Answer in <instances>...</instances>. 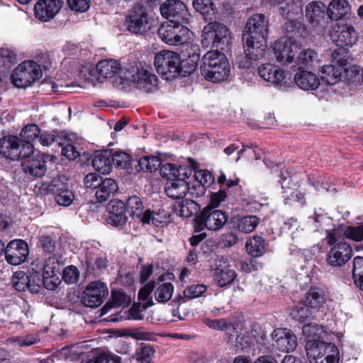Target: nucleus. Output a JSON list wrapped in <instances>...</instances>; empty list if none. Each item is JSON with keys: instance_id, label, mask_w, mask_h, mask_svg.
Listing matches in <instances>:
<instances>
[{"instance_id": "1", "label": "nucleus", "mask_w": 363, "mask_h": 363, "mask_svg": "<svg viewBox=\"0 0 363 363\" xmlns=\"http://www.w3.org/2000/svg\"><path fill=\"white\" fill-rule=\"evenodd\" d=\"M96 71L99 77L104 79L118 75L121 79L133 82L137 88L147 93L152 92L157 89L156 75L137 62L128 63L122 67L118 60H104L97 63Z\"/></svg>"}, {"instance_id": "2", "label": "nucleus", "mask_w": 363, "mask_h": 363, "mask_svg": "<svg viewBox=\"0 0 363 363\" xmlns=\"http://www.w3.org/2000/svg\"><path fill=\"white\" fill-rule=\"evenodd\" d=\"M155 66L157 72L168 80L177 75L190 74L196 69L197 64L192 60L182 62L177 52L162 50L155 55Z\"/></svg>"}, {"instance_id": "3", "label": "nucleus", "mask_w": 363, "mask_h": 363, "mask_svg": "<svg viewBox=\"0 0 363 363\" xmlns=\"http://www.w3.org/2000/svg\"><path fill=\"white\" fill-rule=\"evenodd\" d=\"M200 69L201 75L206 80L218 83L228 77L230 64L223 52L210 50L203 56Z\"/></svg>"}, {"instance_id": "4", "label": "nucleus", "mask_w": 363, "mask_h": 363, "mask_svg": "<svg viewBox=\"0 0 363 363\" xmlns=\"http://www.w3.org/2000/svg\"><path fill=\"white\" fill-rule=\"evenodd\" d=\"M201 43L203 46L224 50L230 43L231 37L228 28L218 22H210L202 30Z\"/></svg>"}, {"instance_id": "5", "label": "nucleus", "mask_w": 363, "mask_h": 363, "mask_svg": "<svg viewBox=\"0 0 363 363\" xmlns=\"http://www.w3.org/2000/svg\"><path fill=\"white\" fill-rule=\"evenodd\" d=\"M34 147L29 143L20 144V140L15 135H6L0 139V153L8 160L13 161L24 159L33 153Z\"/></svg>"}, {"instance_id": "6", "label": "nucleus", "mask_w": 363, "mask_h": 363, "mask_svg": "<svg viewBox=\"0 0 363 363\" xmlns=\"http://www.w3.org/2000/svg\"><path fill=\"white\" fill-rule=\"evenodd\" d=\"M150 23L147 8L141 4H136L129 9L125 21L127 30L134 34L147 33L150 28Z\"/></svg>"}, {"instance_id": "7", "label": "nucleus", "mask_w": 363, "mask_h": 363, "mask_svg": "<svg viewBox=\"0 0 363 363\" xmlns=\"http://www.w3.org/2000/svg\"><path fill=\"white\" fill-rule=\"evenodd\" d=\"M41 76L42 70L39 65L33 61H25L13 70L11 80L16 87L26 88Z\"/></svg>"}, {"instance_id": "8", "label": "nucleus", "mask_w": 363, "mask_h": 363, "mask_svg": "<svg viewBox=\"0 0 363 363\" xmlns=\"http://www.w3.org/2000/svg\"><path fill=\"white\" fill-rule=\"evenodd\" d=\"M228 216L225 212L206 207L194 219V228L201 232L206 228L208 230H220L227 222Z\"/></svg>"}, {"instance_id": "9", "label": "nucleus", "mask_w": 363, "mask_h": 363, "mask_svg": "<svg viewBox=\"0 0 363 363\" xmlns=\"http://www.w3.org/2000/svg\"><path fill=\"white\" fill-rule=\"evenodd\" d=\"M182 23H162L158 28V35L161 40L169 45H179L187 43L190 39V30Z\"/></svg>"}, {"instance_id": "10", "label": "nucleus", "mask_w": 363, "mask_h": 363, "mask_svg": "<svg viewBox=\"0 0 363 363\" xmlns=\"http://www.w3.org/2000/svg\"><path fill=\"white\" fill-rule=\"evenodd\" d=\"M301 50V45L293 37H282L276 40L273 52L277 62L287 65L295 62L296 57Z\"/></svg>"}, {"instance_id": "11", "label": "nucleus", "mask_w": 363, "mask_h": 363, "mask_svg": "<svg viewBox=\"0 0 363 363\" xmlns=\"http://www.w3.org/2000/svg\"><path fill=\"white\" fill-rule=\"evenodd\" d=\"M330 37L337 46L352 47L358 40V33L354 26L348 23H337L333 26L330 31Z\"/></svg>"}, {"instance_id": "12", "label": "nucleus", "mask_w": 363, "mask_h": 363, "mask_svg": "<svg viewBox=\"0 0 363 363\" xmlns=\"http://www.w3.org/2000/svg\"><path fill=\"white\" fill-rule=\"evenodd\" d=\"M161 15L169 22L188 23L190 13L186 6L180 0H167L160 8Z\"/></svg>"}, {"instance_id": "13", "label": "nucleus", "mask_w": 363, "mask_h": 363, "mask_svg": "<svg viewBox=\"0 0 363 363\" xmlns=\"http://www.w3.org/2000/svg\"><path fill=\"white\" fill-rule=\"evenodd\" d=\"M269 31V18L262 13H255L247 20L243 37L267 39Z\"/></svg>"}, {"instance_id": "14", "label": "nucleus", "mask_w": 363, "mask_h": 363, "mask_svg": "<svg viewBox=\"0 0 363 363\" xmlns=\"http://www.w3.org/2000/svg\"><path fill=\"white\" fill-rule=\"evenodd\" d=\"M108 294V288L104 282L93 281L86 286L82 301L87 307H98L104 302Z\"/></svg>"}, {"instance_id": "15", "label": "nucleus", "mask_w": 363, "mask_h": 363, "mask_svg": "<svg viewBox=\"0 0 363 363\" xmlns=\"http://www.w3.org/2000/svg\"><path fill=\"white\" fill-rule=\"evenodd\" d=\"M213 270L214 281L220 287L231 284L237 277V274L232 268L228 259L223 257L216 259Z\"/></svg>"}, {"instance_id": "16", "label": "nucleus", "mask_w": 363, "mask_h": 363, "mask_svg": "<svg viewBox=\"0 0 363 363\" xmlns=\"http://www.w3.org/2000/svg\"><path fill=\"white\" fill-rule=\"evenodd\" d=\"M352 254V248L347 242H340L330 247L326 262L331 267H341L348 262Z\"/></svg>"}, {"instance_id": "17", "label": "nucleus", "mask_w": 363, "mask_h": 363, "mask_svg": "<svg viewBox=\"0 0 363 363\" xmlns=\"http://www.w3.org/2000/svg\"><path fill=\"white\" fill-rule=\"evenodd\" d=\"M29 254L28 246L23 240H13L6 247L5 259L12 265L23 263Z\"/></svg>"}, {"instance_id": "18", "label": "nucleus", "mask_w": 363, "mask_h": 363, "mask_svg": "<svg viewBox=\"0 0 363 363\" xmlns=\"http://www.w3.org/2000/svg\"><path fill=\"white\" fill-rule=\"evenodd\" d=\"M63 4L62 0H38L34 6L35 17L48 22L60 11Z\"/></svg>"}, {"instance_id": "19", "label": "nucleus", "mask_w": 363, "mask_h": 363, "mask_svg": "<svg viewBox=\"0 0 363 363\" xmlns=\"http://www.w3.org/2000/svg\"><path fill=\"white\" fill-rule=\"evenodd\" d=\"M273 345L279 351L289 352L294 351L297 346L296 335L286 328H277L272 334Z\"/></svg>"}, {"instance_id": "20", "label": "nucleus", "mask_w": 363, "mask_h": 363, "mask_svg": "<svg viewBox=\"0 0 363 363\" xmlns=\"http://www.w3.org/2000/svg\"><path fill=\"white\" fill-rule=\"evenodd\" d=\"M303 302L311 308H325L327 310H333L335 303L331 296L325 294L320 290H311L305 296Z\"/></svg>"}, {"instance_id": "21", "label": "nucleus", "mask_w": 363, "mask_h": 363, "mask_svg": "<svg viewBox=\"0 0 363 363\" xmlns=\"http://www.w3.org/2000/svg\"><path fill=\"white\" fill-rule=\"evenodd\" d=\"M243 48L246 57L253 61L259 60L265 56L267 39H257L243 37Z\"/></svg>"}, {"instance_id": "22", "label": "nucleus", "mask_w": 363, "mask_h": 363, "mask_svg": "<svg viewBox=\"0 0 363 363\" xmlns=\"http://www.w3.org/2000/svg\"><path fill=\"white\" fill-rule=\"evenodd\" d=\"M306 352V356L310 363H314L315 361L323 358L327 354V351L336 352V347L331 343H328L325 340L318 342H308L304 345Z\"/></svg>"}, {"instance_id": "23", "label": "nucleus", "mask_w": 363, "mask_h": 363, "mask_svg": "<svg viewBox=\"0 0 363 363\" xmlns=\"http://www.w3.org/2000/svg\"><path fill=\"white\" fill-rule=\"evenodd\" d=\"M125 208L123 202L118 200L111 201L107 206L109 213L106 219L107 223L116 227L123 226L127 221Z\"/></svg>"}, {"instance_id": "24", "label": "nucleus", "mask_w": 363, "mask_h": 363, "mask_svg": "<svg viewBox=\"0 0 363 363\" xmlns=\"http://www.w3.org/2000/svg\"><path fill=\"white\" fill-rule=\"evenodd\" d=\"M186 179L179 177L177 179L167 181L165 185L167 196L172 199H183L189 191V184L185 181Z\"/></svg>"}, {"instance_id": "25", "label": "nucleus", "mask_w": 363, "mask_h": 363, "mask_svg": "<svg viewBox=\"0 0 363 363\" xmlns=\"http://www.w3.org/2000/svg\"><path fill=\"white\" fill-rule=\"evenodd\" d=\"M295 84L303 90H315L320 86V79L315 74L299 69L294 75Z\"/></svg>"}, {"instance_id": "26", "label": "nucleus", "mask_w": 363, "mask_h": 363, "mask_svg": "<svg viewBox=\"0 0 363 363\" xmlns=\"http://www.w3.org/2000/svg\"><path fill=\"white\" fill-rule=\"evenodd\" d=\"M279 13L286 19L301 18L303 2L301 0H284L279 4Z\"/></svg>"}, {"instance_id": "27", "label": "nucleus", "mask_w": 363, "mask_h": 363, "mask_svg": "<svg viewBox=\"0 0 363 363\" xmlns=\"http://www.w3.org/2000/svg\"><path fill=\"white\" fill-rule=\"evenodd\" d=\"M258 74L264 80L273 84L279 83L285 78L284 70L270 63L262 65Z\"/></svg>"}, {"instance_id": "28", "label": "nucleus", "mask_w": 363, "mask_h": 363, "mask_svg": "<svg viewBox=\"0 0 363 363\" xmlns=\"http://www.w3.org/2000/svg\"><path fill=\"white\" fill-rule=\"evenodd\" d=\"M320 79L328 85H335L342 80V67L333 65L323 66L320 69Z\"/></svg>"}, {"instance_id": "29", "label": "nucleus", "mask_w": 363, "mask_h": 363, "mask_svg": "<svg viewBox=\"0 0 363 363\" xmlns=\"http://www.w3.org/2000/svg\"><path fill=\"white\" fill-rule=\"evenodd\" d=\"M95 170L101 174H108L112 169L111 151L105 150L96 152L92 160Z\"/></svg>"}, {"instance_id": "30", "label": "nucleus", "mask_w": 363, "mask_h": 363, "mask_svg": "<svg viewBox=\"0 0 363 363\" xmlns=\"http://www.w3.org/2000/svg\"><path fill=\"white\" fill-rule=\"evenodd\" d=\"M160 174L162 177L167 178L168 181L174 179L179 177L189 178L191 174V170L186 167H177L175 164L166 163L160 166Z\"/></svg>"}, {"instance_id": "31", "label": "nucleus", "mask_w": 363, "mask_h": 363, "mask_svg": "<svg viewBox=\"0 0 363 363\" xmlns=\"http://www.w3.org/2000/svg\"><path fill=\"white\" fill-rule=\"evenodd\" d=\"M302 340L304 345L308 342L324 340L325 331L323 328L315 323L306 324L302 328Z\"/></svg>"}, {"instance_id": "32", "label": "nucleus", "mask_w": 363, "mask_h": 363, "mask_svg": "<svg viewBox=\"0 0 363 363\" xmlns=\"http://www.w3.org/2000/svg\"><path fill=\"white\" fill-rule=\"evenodd\" d=\"M350 11V5L347 0H333L328 7V15L333 21H338Z\"/></svg>"}, {"instance_id": "33", "label": "nucleus", "mask_w": 363, "mask_h": 363, "mask_svg": "<svg viewBox=\"0 0 363 363\" xmlns=\"http://www.w3.org/2000/svg\"><path fill=\"white\" fill-rule=\"evenodd\" d=\"M118 189L116 182L111 178L101 180L95 193L97 200L100 202L106 201L110 196H113Z\"/></svg>"}, {"instance_id": "34", "label": "nucleus", "mask_w": 363, "mask_h": 363, "mask_svg": "<svg viewBox=\"0 0 363 363\" xmlns=\"http://www.w3.org/2000/svg\"><path fill=\"white\" fill-rule=\"evenodd\" d=\"M22 167L26 173L35 177H42L46 172L44 157H35L32 160H27L22 164Z\"/></svg>"}, {"instance_id": "35", "label": "nucleus", "mask_w": 363, "mask_h": 363, "mask_svg": "<svg viewBox=\"0 0 363 363\" xmlns=\"http://www.w3.org/2000/svg\"><path fill=\"white\" fill-rule=\"evenodd\" d=\"M245 248L251 257H260L265 252L264 240L261 236L255 235L246 241Z\"/></svg>"}, {"instance_id": "36", "label": "nucleus", "mask_w": 363, "mask_h": 363, "mask_svg": "<svg viewBox=\"0 0 363 363\" xmlns=\"http://www.w3.org/2000/svg\"><path fill=\"white\" fill-rule=\"evenodd\" d=\"M170 221V216L164 210H160L157 213H152L150 210L145 211L142 217L143 223L152 222L155 225H167Z\"/></svg>"}, {"instance_id": "37", "label": "nucleus", "mask_w": 363, "mask_h": 363, "mask_svg": "<svg viewBox=\"0 0 363 363\" xmlns=\"http://www.w3.org/2000/svg\"><path fill=\"white\" fill-rule=\"evenodd\" d=\"M193 6L206 19L212 20L215 17L216 9L212 0H194Z\"/></svg>"}, {"instance_id": "38", "label": "nucleus", "mask_w": 363, "mask_h": 363, "mask_svg": "<svg viewBox=\"0 0 363 363\" xmlns=\"http://www.w3.org/2000/svg\"><path fill=\"white\" fill-rule=\"evenodd\" d=\"M125 207V211L131 217L138 218L142 221V217L145 213L143 211L144 206L140 198L137 196L129 197Z\"/></svg>"}, {"instance_id": "39", "label": "nucleus", "mask_w": 363, "mask_h": 363, "mask_svg": "<svg viewBox=\"0 0 363 363\" xmlns=\"http://www.w3.org/2000/svg\"><path fill=\"white\" fill-rule=\"evenodd\" d=\"M197 210V203L191 199L182 200L174 206V213L182 218L191 217Z\"/></svg>"}, {"instance_id": "40", "label": "nucleus", "mask_w": 363, "mask_h": 363, "mask_svg": "<svg viewBox=\"0 0 363 363\" xmlns=\"http://www.w3.org/2000/svg\"><path fill=\"white\" fill-rule=\"evenodd\" d=\"M322 14V4L320 2L312 1L306 7V17L314 26L318 25Z\"/></svg>"}, {"instance_id": "41", "label": "nucleus", "mask_w": 363, "mask_h": 363, "mask_svg": "<svg viewBox=\"0 0 363 363\" xmlns=\"http://www.w3.org/2000/svg\"><path fill=\"white\" fill-rule=\"evenodd\" d=\"M259 223V218L256 216H244L237 221V228L244 233H250L255 230Z\"/></svg>"}, {"instance_id": "42", "label": "nucleus", "mask_w": 363, "mask_h": 363, "mask_svg": "<svg viewBox=\"0 0 363 363\" xmlns=\"http://www.w3.org/2000/svg\"><path fill=\"white\" fill-rule=\"evenodd\" d=\"M60 272L57 274H50L49 275L42 274V277H38L35 285L43 286L49 290H55L61 283L60 279Z\"/></svg>"}, {"instance_id": "43", "label": "nucleus", "mask_w": 363, "mask_h": 363, "mask_svg": "<svg viewBox=\"0 0 363 363\" xmlns=\"http://www.w3.org/2000/svg\"><path fill=\"white\" fill-rule=\"evenodd\" d=\"M316 60L317 54L314 50L311 49L301 50V49L296 57L294 62L301 67H310L313 65Z\"/></svg>"}, {"instance_id": "44", "label": "nucleus", "mask_w": 363, "mask_h": 363, "mask_svg": "<svg viewBox=\"0 0 363 363\" xmlns=\"http://www.w3.org/2000/svg\"><path fill=\"white\" fill-rule=\"evenodd\" d=\"M203 323L211 329L220 330V331H228L231 328L235 329L232 321L227 318H218V319H211L209 318H205L203 320Z\"/></svg>"}, {"instance_id": "45", "label": "nucleus", "mask_w": 363, "mask_h": 363, "mask_svg": "<svg viewBox=\"0 0 363 363\" xmlns=\"http://www.w3.org/2000/svg\"><path fill=\"white\" fill-rule=\"evenodd\" d=\"M31 279L23 271H18L13 274L11 281L16 290L25 291L31 286Z\"/></svg>"}, {"instance_id": "46", "label": "nucleus", "mask_w": 363, "mask_h": 363, "mask_svg": "<svg viewBox=\"0 0 363 363\" xmlns=\"http://www.w3.org/2000/svg\"><path fill=\"white\" fill-rule=\"evenodd\" d=\"M352 277L357 287L363 291V257H356L353 260Z\"/></svg>"}, {"instance_id": "47", "label": "nucleus", "mask_w": 363, "mask_h": 363, "mask_svg": "<svg viewBox=\"0 0 363 363\" xmlns=\"http://www.w3.org/2000/svg\"><path fill=\"white\" fill-rule=\"evenodd\" d=\"M174 286L171 283L160 284L155 291V298L159 303H166L172 296Z\"/></svg>"}, {"instance_id": "48", "label": "nucleus", "mask_w": 363, "mask_h": 363, "mask_svg": "<svg viewBox=\"0 0 363 363\" xmlns=\"http://www.w3.org/2000/svg\"><path fill=\"white\" fill-rule=\"evenodd\" d=\"M40 134V130L35 124H29L25 126L21 132V138L23 140V143H29L33 145L34 141Z\"/></svg>"}, {"instance_id": "49", "label": "nucleus", "mask_w": 363, "mask_h": 363, "mask_svg": "<svg viewBox=\"0 0 363 363\" xmlns=\"http://www.w3.org/2000/svg\"><path fill=\"white\" fill-rule=\"evenodd\" d=\"M127 335L136 340L155 341L157 335L152 331L143 328H135L129 330Z\"/></svg>"}, {"instance_id": "50", "label": "nucleus", "mask_w": 363, "mask_h": 363, "mask_svg": "<svg viewBox=\"0 0 363 363\" xmlns=\"http://www.w3.org/2000/svg\"><path fill=\"white\" fill-rule=\"evenodd\" d=\"M344 235L349 240L355 242L363 240V223L356 225L347 226L344 230Z\"/></svg>"}, {"instance_id": "51", "label": "nucleus", "mask_w": 363, "mask_h": 363, "mask_svg": "<svg viewBox=\"0 0 363 363\" xmlns=\"http://www.w3.org/2000/svg\"><path fill=\"white\" fill-rule=\"evenodd\" d=\"M139 165L142 169L152 172L161 166V161L157 157L146 156L139 160Z\"/></svg>"}, {"instance_id": "52", "label": "nucleus", "mask_w": 363, "mask_h": 363, "mask_svg": "<svg viewBox=\"0 0 363 363\" xmlns=\"http://www.w3.org/2000/svg\"><path fill=\"white\" fill-rule=\"evenodd\" d=\"M300 18L287 19L288 22L285 24V29L288 34H292L291 37L301 36L304 33V27Z\"/></svg>"}, {"instance_id": "53", "label": "nucleus", "mask_w": 363, "mask_h": 363, "mask_svg": "<svg viewBox=\"0 0 363 363\" xmlns=\"http://www.w3.org/2000/svg\"><path fill=\"white\" fill-rule=\"evenodd\" d=\"M43 273L49 275L50 274H57L60 272V264L58 258L55 255L49 256L43 263Z\"/></svg>"}, {"instance_id": "54", "label": "nucleus", "mask_w": 363, "mask_h": 363, "mask_svg": "<svg viewBox=\"0 0 363 363\" xmlns=\"http://www.w3.org/2000/svg\"><path fill=\"white\" fill-rule=\"evenodd\" d=\"M194 177L199 184V189L201 194H203L204 191L203 186L206 184H210L213 182V176L207 170L200 169L196 171L194 173Z\"/></svg>"}, {"instance_id": "55", "label": "nucleus", "mask_w": 363, "mask_h": 363, "mask_svg": "<svg viewBox=\"0 0 363 363\" xmlns=\"http://www.w3.org/2000/svg\"><path fill=\"white\" fill-rule=\"evenodd\" d=\"M207 289V286L204 284H194L186 287L183 294L188 298H195L201 296Z\"/></svg>"}, {"instance_id": "56", "label": "nucleus", "mask_w": 363, "mask_h": 363, "mask_svg": "<svg viewBox=\"0 0 363 363\" xmlns=\"http://www.w3.org/2000/svg\"><path fill=\"white\" fill-rule=\"evenodd\" d=\"M74 198V196L72 191L60 189L55 196V200L59 205L68 206L72 203Z\"/></svg>"}, {"instance_id": "57", "label": "nucleus", "mask_w": 363, "mask_h": 363, "mask_svg": "<svg viewBox=\"0 0 363 363\" xmlns=\"http://www.w3.org/2000/svg\"><path fill=\"white\" fill-rule=\"evenodd\" d=\"M38 246L41 247L44 251L51 253L55 249L56 242L52 236L48 235H41L39 238Z\"/></svg>"}, {"instance_id": "58", "label": "nucleus", "mask_w": 363, "mask_h": 363, "mask_svg": "<svg viewBox=\"0 0 363 363\" xmlns=\"http://www.w3.org/2000/svg\"><path fill=\"white\" fill-rule=\"evenodd\" d=\"M111 161L112 164L125 168L129 164L130 156L123 152H116L113 154L111 152Z\"/></svg>"}, {"instance_id": "59", "label": "nucleus", "mask_w": 363, "mask_h": 363, "mask_svg": "<svg viewBox=\"0 0 363 363\" xmlns=\"http://www.w3.org/2000/svg\"><path fill=\"white\" fill-rule=\"evenodd\" d=\"M69 8L77 12H85L90 7V0H67Z\"/></svg>"}, {"instance_id": "60", "label": "nucleus", "mask_w": 363, "mask_h": 363, "mask_svg": "<svg viewBox=\"0 0 363 363\" xmlns=\"http://www.w3.org/2000/svg\"><path fill=\"white\" fill-rule=\"evenodd\" d=\"M79 277V272L76 267L71 265L63 271L62 278L65 282L69 284L75 283Z\"/></svg>"}, {"instance_id": "61", "label": "nucleus", "mask_w": 363, "mask_h": 363, "mask_svg": "<svg viewBox=\"0 0 363 363\" xmlns=\"http://www.w3.org/2000/svg\"><path fill=\"white\" fill-rule=\"evenodd\" d=\"M155 352V350L152 347L146 345L142 348L140 352L138 354V359L141 363H152V358Z\"/></svg>"}, {"instance_id": "62", "label": "nucleus", "mask_w": 363, "mask_h": 363, "mask_svg": "<svg viewBox=\"0 0 363 363\" xmlns=\"http://www.w3.org/2000/svg\"><path fill=\"white\" fill-rule=\"evenodd\" d=\"M130 301V298H128L123 291L119 290H113L112 291L111 303L114 306V307H120Z\"/></svg>"}, {"instance_id": "63", "label": "nucleus", "mask_w": 363, "mask_h": 363, "mask_svg": "<svg viewBox=\"0 0 363 363\" xmlns=\"http://www.w3.org/2000/svg\"><path fill=\"white\" fill-rule=\"evenodd\" d=\"M313 309L309 306L303 302V305L297 308L294 316L299 320H304L306 318H313Z\"/></svg>"}, {"instance_id": "64", "label": "nucleus", "mask_w": 363, "mask_h": 363, "mask_svg": "<svg viewBox=\"0 0 363 363\" xmlns=\"http://www.w3.org/2000/svg\"><path fill=\"white\" fill-rule=\"evenodd\" d=\"M101 182V177L96 174L89 173L84 179V184L86 188L97 189Z\"/></svg>"}]
</instances>
